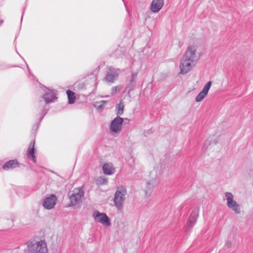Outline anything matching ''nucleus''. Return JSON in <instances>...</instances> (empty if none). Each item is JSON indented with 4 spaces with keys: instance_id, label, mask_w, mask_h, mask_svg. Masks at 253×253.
Segmentation results:
<instances>
[{
    "instance_id": "c756f323",
    "label": "nucleus",
    "mask_w": 253,
    "mask_h": 253,
    "mask_svg": "<svg viewBox=\"0 0 253 253\" xmlns=\"http://www.w3.org/2000/svg\"><path fill=\"white\" fill-rule=\"evenodd\" d=\"M22 19H23V16H22V17H21V20L22 21Z\"/></svg>"
},
{
    "instance_id": "f8f14e48",
    "label": "nucleus",
    "mask_w": 253,
    "mask_h": 253,
    "mask_svg": "<svg viewBox=\"0 0 253 253\" xmlns=\"http://www.w3.org/2000/svg\"><path fill=\"white\" fill-rule=\"evenodd\" d=\"M211 81H209L206 84L202 91H200L196 96L195 99L196 102H199L202 101L207 95L209 90L211 87Z\"/></svg>"
},
{
    "instance_id": "9b49d317",
    "label": "nucleus",
    "mask_w": 253,
    "mask_h": 253,
    "mask_svg": "<svg viewBox=\"0 0 253 253\" xmlns=\"http://www.w3.org/2000/svg\"><path fill=\"white\" fill-rule=\"evenodd\" d=\"M138 73L136 72H132L129 80L126 84V90L129 94L130 91H132L135 85L137 79Z\"/></svg>"
},
{
    "instance_id": "412c9836",
    "label": "nucleus",
    "mask_w": 253,
    "mask_h": 253,
    "mask_svg": "<svg viewBox=\"0 0 253 253\" xmlns=\"http://www.w3.org/2000/svg\"><path fill=\"white\" fill-rule=\"evenodd\" d=\"M96 183L98 185H107L108 184V180L104 176H100L97 178Z\"/></svg>"
},
{
    "instance_id": "393cba45",
    "label": "nucleus",
    "mask_w": 253,
    "mask_h": 253,
    "mask_svg": "<svg viewBox=\"0 0 253 253\" xmlns=\"http://www.w3.org/2000/svg\"><path fill=\"white\" fill-rule=\"evenodd\" d=\"M41 122L39 120L38 122H36L32 126V131L33 132L36 131L39 128Z\"/></svg>"
},
{
    "instance_id": "0eeeda50",
    "label": "nucleus",
    "mask_w": 253,
    "mask_h": 253,
    "mask_svg": "<svg viewBox=\"0 0 253 253\" xmlns=\"http://www.w3.org/2000/svg\"><path fill=\"white\" fill-rule=\"evenodd\" d=\"M43 90L44 93L42 95V98L43 99L46 104L53 102L57 99V97H56V90L51 89L45 86H43Z\"/></svg>"
},
{
    "instance_id": "c85d7f7f",
    "label": "nucleus",
    "mask_w": 253,
    "mask_h": 253,
    "mask_svg": "<svg viewBox=\"0 0 253 253\" xmlns=\"http://www.w3.org/2000/svg\"><path fill=\"white\" fill-rule=\"evenodd\" d=\"M26 65H27V68H28V71H29V67H28V65L27 64H26Z\"/></svg>"
},
{
    "instance_id": "f03ea898",
    "label": "nucleus",
    "mask_w": 253,
    "mask_h": 253,
    "mask_svg": "<svg viewBox=\"0 0 253 253\" xmlns=\"http://www.w3.org/2000/svg\"><path fill=\"white\" fill-rule=\"evenodd\" d=\"M126 193V189L124 186L118 187L115 192L113 202L114 206L116 207L118 211H121L122 210Z\"/></svg>"
},
{
    "instance_id": "7ed1b4c3",
    "label": "nucleus",
    "mask_w": 253,
    "mask_h": 253,
    "mask_svg": "<svg viewBox=\"0 0 253 253\" xmlns=\"http://www.w3.org/2000/svg\"><path fill=\"white\" fill-rule=\"evenodd\" d=\"M84 192L83 186H80L74 189L70 193H69L68 196L70 200L69 206H74L81 202L84 197Z\"/></svg>"
},
{
    "instance_id": "a878e982",
    "label": "nucleus",
    "mask_w": 253,
    "mask_h": 253,
    "mask_svg": "<svg viewBox=\"0 0 253 253\" xmlns=\"http://www.w3.org/2000/svg\"><path fill=\"white\" fill-rule=\"evenodd\" d=\"M232 243L230 241H227L225 243V247L227 248H229L231 247Z\"/></svg>"
},
{
    "instance_id": "20e7f679",
    "label": "nucleus",
    "mask_w": 253,
    "mask_h": 253,
    "mask_svg": "<svg viewBox=\"0 0 253 253\" xmlns=\"http://www.w3.org/2000/svg\"><path fill=\"white\" fill-rule=\"evenodd\" d=\"M27 247L31 253H47L48 252L46 244L42 240L38 242L28 243Z\"/></svg>"
},
{
    "instance_id": "4468645a",
    "label": "nucleus",
    "mask_w": 253,
    "mask_h": 253,
    "mask_svg": "<svg viewBox=\"0 0 253 253\" xmlns=\"http://www.w3.org/2000/svg\"><path fill=\"white\" fill-rule=\"evenodd\" d=\"M164 5V0H153L150 5V10L153 13H158Z\"/></svg>"
},
{
    "instance_id": "bb28decb",
    "label": "nucleus",
    "mask_w": 253,
    "mask_h": 253,
    "mask_svg": "<svg viewBox=\"0 0 253 253\" xmlns=\"http://www.w3.org/2000/svg\"><path fill=\"white\" fill-rule=\"evenodd\" d=\"M208 143H209V141L207 140L206 142H205L204 143L203 149H204L205 151H206L208 149V147L207 146Z\"/></svg>"
},
{
    "instance_id": "b1692460",
    "label": "nucleus",
    "mask_w": 253,
    "mask_h": 253,
    "mask_svg": "<svg viewBox=\"0 0 253 253\" xmlns=\"http://www.w3.org/2000/svg\"><path fill=\"white\" fill-rule=\"evenodd\" d=\"M122 88V86L121 85L115 86H113L111 89V95H114L116 94L117 92L120 91Z\"/></svg>"
},
{
    "instance_id": "aec40b11",
    "label": "nucleus",
    "mask_w": 253,
    "mask_h": 253,
    "mask_svg": "<svg viewBox=\"0 0 253 253\" xmlns=\"http://www.w3.org/2000/svg\"><path fill=\"white\" fill-rule=\"evenodd\" d=\"M124 102L121 100L116 106L117 116L122 115L124 113Z\"/></svg>"
},
{
    "instance_id": "4be33fe9",
    "label": "nucleus",
    "mask_w": 253,
    "mask_h": 253,
    "mask_svg": "<svg viewBox=\"0 0 253 253\" xmlns=\"http://www.w3.org/2000/svg\"><path fill=\"white\" fill-rule=\"evenodd\" d=\"M107 101L101 100L100 101H97L94 104V106L97 109H101L103 106L107 103Z\"/></svg>"
},
{
    "instance_id": "1a4fd4ad",
    "label": "nucleus",
    "mask_w": 253,
    "mask_h": 253,
    "mask_svg": "<svg viewBox=\"0 0 253 253\" xmlns=\"http://www.w3.org/2000/svg\"><path fill=\"white\" fill-rule=\"evenodd\" d=\"M124 119L117 116L110 123V129L114 133H118L122 128Z\"/></svg>"
},
{
    "instance_id": "423d86ee",
    "label": "nucleus",
    "mask_w": 253,
    "mask_h": 253,
    "mask_svg": "<svg viewBox=\"0 0 253 253\" xmlns=\"http://www.w3.org/2000/svg\"><path fill=\"white\" fill-rule=\"evenodd\" d=\"M224 194L227 200V207L236 213L239 214L241 212L240 206L234 200L233 195L230 192H225Z\"/></svg>"
},
{
    "instance_id": "dca6fc26",
    "label": "nucleus",
    "mask_w": 253,
    "mask_h": 253,
    "mask_svg": "<svg viewBox=\"0 0 253 253\" xmlns=\"http://www.w3.org/2000/svg\"><path fill=\"white\" fill-rule=\"evenodd\" d=\"M199 216L198 210H194L192 211L188 220V228H192L196 224L198 217Z\"/></svg>"
},
{
    "instance_id": "6ab92c4d",
    "label": "nucleus",
    "mask_w": 253,
    "mask_h": 253,
    "mask_svg": "<svg viewBox=\"0 0 253 253\" xmlns=\"http://www.w3.org/2000/svg\"><path fill=\"white\" fill-rule=\"evenodd\" d=\"M154 182L153 180L148 181L147 182L146 187L145 189V195L147 196H149L152 192V190L154 187Z\"/></svg>"
},
{
    "instance_id": "39448f33",
    "label": "nucleus",
    "mask_w": 253,
    "mask_h": 253,
    "mask_svg": "<svg viewBox=\"0 0 253 253\" xmlns=\"http://www.w3.org/2000/svg\"><path fill=\"white\" fill-rule=\"evenodd\" d=\"M122 71L119 68H115L113 66L108 68L104 80L107 83H114L119 77Z\"/></svg>"
},
{
    "instance_id": "6e6552de",
    "label": "nucleus",
    "mask_w": 253,
    "mask_h": 253,
    "mask_svg": "<svg viewBox=\"0 0 253 253\" xmlns=\"http://www.w3.org/2000/svg\"><path fill=\"white\" fill-rule=\"evenodd\" d=\"M93 217L98 222L105 226L111 225V220L105 213L95 211L92 213Z\"/></svg>"
},
{
    "instance_id": "cd10ccee",
    "label": "nucleus",
    "mask_w": 253,
    "mask_h": 253,
    "mask_svg": "<svg viewBox=\"0 0 253 253\" xmlns=\"http://www.w3.org/2000/svg\"><path fill=\"white\" fill-rule=\"evenodd\" d=\"M124 120L126 121V122H127V123H128L129 122V119H127V118H125L124 119Z\"/></svg>"
},
{
    "instance_id": "ddd939ff",
    "label": "nucleus",
    "mask_w": 253,
    "mask_h": 253,
    "mask_svg": "<svg viewBox=\"0 0 253 253\" xmlns=\"http://www.w3.org/2000/svg\"><path fill=\"white\" fill-rule=\"evenodd\" d=\"M35 140L32 141L29 146L27 151L28 159L32 161L35 164L37 163V159L35 155L36 149L35 148Z\"/></svg>"
},
{
    "instance_id": "a211bd4d",
    "label": "nucleus",
    "mask_w": 253,
    "mask_h": 253,
    "mask_svg": "<svg viewBox=\"0 0 253 253\" xmlns=\"http://www.w3.org/2000/svg\"><path fill=\"white\" fill-rule=\"evenodd\" d=\"M67 97L68 98V103L70 104H73L75 102L76 97L75 93L70 90H68L66 91Z\"/></svg>"
},
{
    "instance_id": "9d476101",
    "label": "nucleus",
    "mask_w": 253,
    "mask_h": 253,
    "mask_svg": "<svg viewBox=\"0 0 253 253\" xmlns=\"http://www.w3.org/2000/svg\"><path fill=\"white\" fill-rule=\"evenodd\" d=\"M57 201V198L56 196L54 194H51L44 199L43 207L46 210H51L54 207Z\"/></svg>"
},
{
    "instance_id": "f3484780",
    "label": "nucleus",
    "mask_w": 253,
    "mask_h": 253,
    "mask_svg": "<svg viewBox=\"0 0 253 253\" xmlns=\"http://www.w3.org/2000/svg\"><path fill=\"white\" fill-rule=\"evenodd\" d=\"M102 169L104 174L112 175L115 172V169L111 164L105 163L102 167Z\"/></svg>"
},
{
    "instance_id": "f257e3e1",
    "label": "nucleus",
    "mask_w": 253,
    "mask_h": 253,
    "mask_svg": "<svg viewBox=\"0 0 253 253\" xmlns=\"http://www.w3.org/2000/svg\"><path fill=\"white\" fill-rule=\"evenodd\" d=\"M198 59L199 57L196 53L194 47H189L181 60L179 66L180 73L182 74H187L192 68V63Z\"/></svg>"
},
{
    "instance_id": "2eb2a0df",
    "label": "nucleus",
    "mask_w": 253,
    "mask_h": 253,
    "mask_svg": "<svg viewBox=\"0 0 253 253\" xmlns=\"http://www.w3.org/2000/svg\"><path fill=\"white\" fill-rule=\"evenodd\" d=\"M19 167V163L16 159L9 160L5 162L2 166V169L5 170H9Z\"/></svg>"
},
{
    "instance_id": "5701e85b",
    "label": "nucleus",
    "mask_w": 253,
    "mask_h": 253,
    "mask_svg": "<svg viewBox=\"0 0 253 253\" xmlns=\"http://www.w3.org/2000/svg\"><path fill=\"white\" fill-rule=\"evenodd\" d=\"M48 110V108L46 107V106L45 105L44 106L41 111V117L39 119L40 122H41L44 116L46 115V114L47 113Z\"/></svg>"
}]
</instances>
